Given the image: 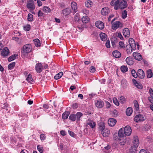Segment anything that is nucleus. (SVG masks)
<instances>
[{"instance_id": "nucleus-1", "label": "nucleus", "mask_w": 153, "mask_h": 153, "mask_svg": "<svg viewBox=\"0 0 153 153\" xmlns=\"http://www.w3.org/2000/svg\"><path fill=\"white\" fill-rule=\"evenodd\" d=\"M32 47L30 44H28L24 45L23 48V53H28L32 50Z\"/></svg>"}, {"instance_id": "nucleus-2", "label": "nucleus", "mask_w": 153, "mask_h": 153, "mask_svg": "<svg viewBox=\"0 0 153 153\" xmlns=\"http://www.w3.org/2000/svg\"><path fill=\"white\" fill-rule=\"evenodd\" d=\"M123 25L120 22L116 21L112 24V28L113 30H116L118 28H121Z\"/></svg>"}, {"instance_id": "nucleus-3", "label": "nucleus", "mask_w": 153, "mask_h": 153, "mask_svg": "<svg viewBox=\"0 0 153 153\" xmlns=\"http://www.w3.org/2000/svg\"><path fill=\"white\" fill-rule=\"evenodd\" d=\"M145 120L144 116L141 114L136 115L134 119V121L137 123L144 121Z\"/></svg>"}, {"instance_id": "nucleus-4", "label": "nucleus", "mask_w": 153, "mask_h": 153, "mask_svg": "<svg viewBox=\"0 0 153 153\" xmlns=\"http://www.w3.org/2000/svg\"><path fill=\"white\" fill-rule=\"evenodd\" d=\"M27 7L31 10H33L35 8L34 2L33 0H30L27 2Z\"/></svg>"}, {"instance_id": "nucleus-5", "label": "nucleus", "mask_w": 153, "mask_h": 153, "mask_svg": "<svg viewBox=\"0 0 153 153\" xmlns=\"http://www.w3.org/2000/svg\"><path fill=\"white\" fill-rule=\"evenodd\" d=\"M86 124L91 128L94 129L96 127V123L92 120L88 119L86 121Z\"/></svg>"}, {"instance_id": "nucleus-6", "label": "nucleus", "mask_w": 153, "mask_h": 153, "mask_svg": "<svg viewBox=\"0 0 153 153\" xmlns=\"http://www.w3.org/2000/svg\"><path fill=\"white\" fill-rule=\"evenodd\" d=\"M120 0H112L111 2V5L114 6V8L117 10L118 9L119 4Z\"/></svg>"}, {"instance_id": "nucleus-7", "label": "nucleus", "mask_w": 153, "mask_h": 153, "mask_svg": "<svg viewBox=\"0 0 153 153\" xmlns=\"http://www.w3.org/2000/svg\"><path fill=\"white\" fill-rule=\"evenodd\" d=\"M123 131L126 135L129 136L131 134L132 130L131 128L129 126H127L123 128Z\"/></svg>"}, {"instance_id": "nucleus-8", "label": "nucleus", "mask_w": 153, "mask_h": 153, "mask_svg": "<svg viewBox=\"0 0 153 153\" xmlns=\"http://www.w3.org/2000/svg\"><path fill=\"white\" fill-rule=\"evenodd\" d=\"M71 12V10L70 8H66L62 10V14L65 17H67Z\"/></svg>"}, {"instance_id": "nucleus-9", "label": "nucleus", "mask_w": 153, "mask_h": 153, "mask_svg": "<svg viewBox=\"0 0 153 153\" xmlns=\"http://www.w3.org/2000/svg\"><path fill=\"white\" fill-rule=\"evenodd\" d=\"M127 6L126 1L124 0H121L120 1L119 4L118 8L120 9H123L126 8Z\"/></svg>"}, {"instance_id": "nucleus-10", "label": "nucleus", "mask_w": 153, "mask_h": 153, "mask_svg": "<svg viewBox=\"0 0 153 153\" xmlns=\"http://www.w3.org/2000/svg\"><path fill=\"white\" fill-rule=\"evenodd\" d=\"M43 69V66L41 63H38L35 66V70L38 73L42 72Z\"/></svg>"}, {"instance_id": "nucleus-11", "label": "nucleus", "mask_w": 153, "mask_h": 153, "mask_svg": "<svg viewBox=\"0 0 153 153\" xmlns=\"http://www.w3.org/2000/svg\"><path fill=\"white\" fill-rule=\"evenodd\" d=\"M10 53L8 48L5 47L4 48L1 52V55L3 56H6L8 55Z\"/></svg>"}, {"instance_id": "nucleus-12", "label": "nucleus", "mask_w": 153, "mask_h": 153, "mask_svg": "<svg viewBox=\"0 0 153 153\" xmlns=\"http://www.w3.org/2000/svg\"><path fill=\"white\" fill-rule=\"evenodd\" d=\"M95 105L98 108H101L104 106V103L102 100H99L95 102Z\"/></svg>"}, {"instance_id": "nucleus-13", "label": "nucleus", "mask_w": 153, "mask_h": 153, "mask_svg": "<svg viewBox=\"0 0 153 153\" xmlns=\"http://www.w3.org/2000/svg\"><path fill=\"white\" fill-rule=\"evenodd\" d=\"M96 27L100 29H102L104 27V24L101 21H98L95 23Z\"/></svg>"}, {"instance_id": "nucleus-14", "label": "nucleus", "mask_w": 153, "mask_h": 153, "mask_svg": "<svg viewBox=\"0 0 153 153\" xmlns=\"http://www.w3.org/2000/svg\"><path fill=\"white\" fill-rule=\"evenodd\" d=\"M117 121L116 119L113 118H110L108 120V124L111 126H113L116 124Z\"/></svg>"}, {"instance_id": "nucleus-15", "label": "nucleus", "mask_w": 153, "mask_h": 153, "mask_svg": "<svg viewBox=\"0 0 153 153\" xmlns=\"http://www.w3.org/2000/svg\"><path fill=\"white\" fill-rule=\"evenodd\" d=\"M137 76L140 79H143L145 76L144 72L141 69H139L137 71Z\"/></svg>"}, {"instance_id": "nucleus-16", "label": "nucleus", "mask_w": 153, "mask_h": 153, "mask_svg": "<svg viewBox=\"0 0 153 153\" xmlns=\"http://www.w3.org/2000/svg\"><path fill=\"white\" fill-rule=\"evenodd\" d=\"M133 56L134 58L136 60L140 61L142 59V56L139 53L134 52L133 53Z\"/></svg>"}, {"instance_id": "nucleus-17", "label": "nucleus", "mask_w": 153, "mask_h": 153, "mask_svg": "<svg viewBox=\"0 0 153 153\" xmlns=\"http://www.w3.org/2000/svg\"><path fill=\"white\" fill-rule=\"evenodd\" d=\"M133 143V146L136 147H138L139 143L138 137L137 136H134Z\"/></svg>"}, {"instance_id": "nucleus-18", "label": "nucleus", "mask_w": 153, "mask_h": 153, "mask_svg": "<svg viewBox=\"0 0 153 153\" xmlns=\"http://www.w3.org/2000/svg\"><path fill=\"white\" fill-rule=\"evenodd\" d=\"M101 133L103 137H108L109 136L110 134V131L108 129H105L102 131Z\"/></svg>"}, {"instance_id": "nucleus-19", "label": "nucleus", "mask_w": 153, "mask_h": 153, "mask_svg": "<svg viewBox=\"0 0 153 153\" xmlns=\"http://www.w3.org/2000/svg\"><path fill=\"white\" fill-rule=\"evenodd\" d=\"M113 56L116 58H118L121 56L120 53L117 50L114 51L112 52Z\"/></svg>"}, {"instance_id": "nucleus-20", "label": "nucleus", "mask_w": 153, "mask_h": 153, "mask_svg": "<svg viewBox=\"0 0 153 153\" xmlns=\"http://www.w3.org/2000/svg\"><path fill=\"white\" fill-rule=\"evenodd\" d=\"M123 34L125 37H128L130 36V31L129 29L127 28H125L123 30Z\"/></svg>"}, {"instance_id": "nucleus-21", "label": "nucleus", "mask_w": 153, "mask_h": 153, "mask_svg": "<svg viewBox=\"0 0 153 153\" xmlns=\"http://www.w3.org/2000/svg\"><path fill=\"white\" fill-rule=\"evenodd\" d=\"M133 60V58L130 57H127L126 59L127 64L130 65H132L133 64L134 61Z\"/></svg>"}, {"instance_id": "nucleus-22", "label": "nucleus", "mask_w": 153, "mask_h": 153, "mask_svg": "<svg viewBox=\"0 0 153 153\" xmlns=\"http://www.w3.org/2000/svg\"><path fill=\"white\" fill-rule=\"evenodd\" d=\"M123 128H120L119 131L118 135L120 137H124L125 134H124V131H123Z\"/></svg>"}, {"instance_id": "nucleus-23", "label": "nucleus", "mask_w": 153, "mask_h": 153, "mask_svg": "<svg viewBox=\"0 0 153 153\" xmlns=\"http://www.w3.org/2000/svg\"><path fill=\"white\" fill-rule=\"evenodd\" d=\"M112 46L114 48L116 47V44L118 42L117 39V38L114 37L111 38V39Z\"/></svg>"}, {"instance_id": "nucleus-24", "label": "nucleus", "mask_w": 153, "mask_h": 153, "mask_svg": "<svg viewBox=\"0 0 153 153\" xmlns=\"http://www.w3.org/2000/svg\"><path fill=\"white\" fill-rule=\"evenodd\" d=\"M100 36L101 39L102 41H105L107 39V35L104 33H101L100 34Z\"/></svg>"}, {"instance_id": "nucleus-25", "label": "nucleus", "mask_w": 153, "mask_h": 153, "mask_svg": "<svg viewBox=\"0 0 153 153\" xmlns=\"http://www.w3.org/2000/svg\"><path fill=\"white\" fill-rule=\"evenodd\" d=\"M109 11L108 8L105 7L102 8L101 10V14L103 15H106L109 12Z\"/></svg>"}, {"instance_id": "nucleus-26", "label": "nucleus", "mask_w": 153, "mask_h": 153, "mask_svg": "<svg viewBox=\"0 0 153 153\" xmlns=\"http://www.w3.org/2000/svg\"><path fill=\"white\" fill-rule=\"evenodd\" d=\"M71 6L72 9L75 12L77 11V6L76 3L74 2H72L71 3Z\"/></svg>"}, {"instance_id": "nucleus-27", "label": "nucleus", "mask_w": 153, "mask_h": 153, "mask_svg": "<svg viewBox=\"0 0 153 153\" xmlns=\"http://www.w3.org/2000/svg\"><path fill=\"white\" fill-rule=\"evenodd\" d=\"M132 47L131 45H127L126 46V50L128 54H130L132 52Z\"/></svg>"}, {"instance_id": "nucleus-28", "label": "nucleus", "mask_w": 153, "mask_h": 153, "mask_svg": "<svg viewBox=\"0 0 153 153\" xmlns=\"http://www.w3.org/2000/svg\"><path fill=\"white\" fill-rule=\"evenodd\" d=\"M137 147H136L134 146H131L129 149L130 153H136Z\"/></svg>"}, {"instance_id": "nucleus-29", "label": "nucleus", "mask_w": 153, "mask_h": 153, "mask_svg": "<svg viewBox=\"0 0 153 153\" xmlns=\"http://www.w3.org/2000/svg\"><path fill=\"white\" fill-rule=\"evenodd\" d=\"M128 42L129 44V45H131V47H136L135 41L132 38H129L128 40Z\"/></svg>"}, {"instance_id": "nucleus-30", "label": "nucleus", "mask_w": 153, "mask_h": 153, "mask_svg": "<svg viewBox=\"0 0 153 153\" xmlns=\"http://www.w3.org/2000/svg\"><path fill=\"white\" fill-rule=\"evenodd\" d=\"M76 122H78L80 120V117L83 116V114L80 112H78L76 113Z\"/></svg>"}, {"instance_id": "nucleus-31", "label": "nucleus", "mask_w": 153, "mask_h": 153, "mask_svg": "<svg viewBox=\"0 0 153 153\" xmlns=\"http://www.w3.org/2000/svg\"><path fill=\"white\" fill-rule=\"evenodd\" d=\"M98 126L99 128L101 129V130L102 131L105 129V125L104 122H100L98 124Z\"/></svg>"}, {"instance_id": "nucleus-32", "label": "nucleus", "mask_w": 153, "mask_h": 153, "mask_svg": "<svg viewBox=\"0 0 153 153\" xmlns=\"http://www.w3.org/2000/svg\"><path fill=\"white\" fill-rule=\"evenodd\" d=\"M119 144L121 145H124L126 142V137L122 138L119 139Z\"/></svg>"}, {"instance_id": "nucleus-33", "label": "nucleus", "mask_w": 153, "mask_h": 153, "mask_svg": "<svg viewBox=\"0 0 153 153\" xmlns=\"http://www.w3.org/2000/svg\"><path fill=\"white\" fill-rule=\"evenodd\" d=\"M132 110L131 107H128L126 109V113L128 116H130L132 113Z\"/></svg>"}, {"instance_id": "nucleus-34", "label": "nucleus", "mask_w": 153, "mask_h": 153, "mask_svg": "<svg viewBox=\"0 0 153 153\" xmlns=\"http://www.w3.org/2000/svg\"><path fill=\"white\" fill-rule=\"evenodd\" d=\"M42 10L44 12L47 13H50L51 11L50 9L47 6L44 7L42 8Z\"/></svg>"}, {"instance_id": "nucleus-35", "label": "nucleus", "mask_w": 153, "mask_h": 153, "mask_svg": "<svg viewBox=\"0 0 153 153\" xmlns=\"http://www.w3.org/2000/svg\"><path fill=\"white\" fill-rule=\"evenodd\" d=\"M82 22L83 23H87L89 21V18L88 16H83L82 18Z\"/></svg>"}, {"instance_id": "nucleus-36", "label": "nucleus", "mask_w": 153, "mask_h": 153, "mask_svg": "<svg viewBox=\"0 0 153 153\" xmlns=\"http://www.w3.org/2000/svg\"><path fill=\"white\" fill-rule=\"evenodd\" d=\"M147 77L148 78H151L152 77L153 74L151 69H149L147 71Z\"/></svg>"}, {"instance_id": "nucleus-37", "label": "nucleus", "mask_w": 153, "mask_h": 153, "mask_svg": "<svg viewBox=\"0 0 153 153\" xmlns=\"http://www.w3.org/2000/svg\"><path fill=\"white\" fill-rule=\"evenodd\" d=\"M33 41H34V43L36 46L37 47L40 46L41 43L40 40L38 39H35L33 40Z\"/></svg>"}, {"instance_id": "nucleus-38", "label": "nucleus", "mask_w": 153, "mask_h": 153, "mask_svg": "<svg viewBox=\"0 0 153 153\" xmlns=\"http://www.w3.org/2000/svg\"><path fill=\"white\" fill-rule=\"evenodd\" d=\"M93 4L92 2L90 0H88L85 2V5L87 7H90Z\"/></svg>"}, {"instance_id": "nucleus-39", "label": "nucleus", "mask_w": 153, "mask_h": 153, "mask_svg": "<svg viewBox=\"0 0 153 153\" xmlns=\"http://www.w3.org/2000/svg\"><path fill=\"white\" fill-rule=\"evenodd\" d=\"M69 114V113L68 112H65L62 114V118L63 119H66L68 118Z\"/></svg>"}, {"instance_id": "nucleus-40", "label": "nucleus", "mask_w": 153, "mask_h": 153, "mask_svg": "<svg viewBox=\"0 0 153 153\" xmlns=\"http://www.w3.org/2000/svg\"><path fill=\"white\" fill-rule=\"evenodd\" d=\"M69 119L72 121H75L76 120V116L75 114H71L70 115Z\"/></svg>"}, {"instance_id": "nucleus-41", "label": "nucleus", "mask_w": 153, "mask_h": 153, "mask_svg": "<svg viewBox=\"0 0 153 153\" xmlns=\"http://www.w3.org/2000/svg\"><path fill=\"white\" fill-rule=\"evenodd\" d=\"M63 73L62 72H60L58 74L55 75L54 78L55 79H58L60 78L63 75Z\"/></svg>"}, {"instance_id": "nucleus-42", "label": "nucleus", "mask_w": 153, "mask_h": 153, "mask_svg": "<svg viewBox=\"0 0 153 153\" xmlns=\"http://www.w3.org/2000/svg\"><path fill=\"white\" fill-rule=\"evenodd\" d=\"M120 69L123 73H125L128 71V68L127 66L123 65L121 66Z\"/></svg>"}, {"instance_id": "nucleus-43", "label": "nucleus", "mask_w": 153, "mask_h": 153, "mask_svg": "<svg viewBox=\"0 0 153 153\" xmlns=\"http://www.w3.org/2000/svg\"><path fill=\"white\" fill-rule=\"evenodd\" d=\"M15 62H13L9 64L8 66V68L9 69H12L14 67L15 65Z\"/></svg>"}, {"instance_id": "nucleus-44", "label": "nucleus", "mask_w": 153, "mask_h": 153, "mask_svg": "<svg viewBox=\"0 0 153 153\" xmlns=\"http://www.w3.org/2000/svg\"><path fill=\"white\" fill-rule=\"evenodd\" d=\"M17 56V55L14 54L13 55L10 56L8 58V61L9 62H10L12 61V60L15 59L16 57Z\"/></svg>"}, {"instance_id": "nucleus-45", "label": "nucleus", "mask_w": 153, "mask_h": 153, "mask_svg": "<svg viewBox=\"0 0 153 153\" xmlns=\"http://www.w3.org/2000/svg\"><path fill=\"white\" fill-rule=\"evenodd\" d=\"M120 102L121 103H126V100L124 97L121 96L120 97Z\"/></svg>"}, {"instance_id": "nucleus-46", "label": "nucleus", "mask_w": 153, "mask_h": 153, "mask_svg": "<svg viewBox=\"0 0 153 153\" xmlns=\"http://www.w3.org/2000/svg\"><path fill=\"white\" fill-rule=\"evenodd\" d=\"M131 74L135 78H136L137 77V72L136 73L134 69H133L131 71Z\"/></svg>"}, {"instance_id": "nucleus-47", "label": "nucleus", "mask_w": 153, "mask_h": 153, "mask_svg": "<svg viewBox=\"0 0 153 153\" xmlns=\"http://www.w3.org/2000/svg\"><path fill=\"white\" fill-rule=\"evenodd\" d=\"M127 12L126 10H124L122 13V17L123 19H125L127 17Z\"/></svg>"}, {"instance_id": "nucleus-48", "label": "nucleus", "mask_w": 153, "mask_h": 153, "mask_svg": "<svg viewBox=\"0 0 153 153\" xmlns=\"http://www.w3.org/2000/svg\"><path fill=\"white\" fill-rule=\"evenodd\" d=\"M37 149L38 151L40 153H42L43 152V149L42 147L40 145H38Z\"/></svg>"}, {"instance_id": "nucleus-49", "label": "nucleus", "mask_w": 153, "mask_h": 153, "mask_svg": "<svg viewBox=\"0 0 153 153\" xmlns=\"http://www.w3.org/2000/svg\"><path fill=\"white\" fill-rule=\"evenodd\" d=\"M27 19L29 21H32L33 20V15L30 13H29L27 16Z\"/></svg>"}, {"instance_id": "nucleus-50", "label": "nucleus", "mask_w": 153, "mask_h": 153, "mask_svg": "<svg viewBox=\"0 0 153 153\" xmlns=\"http://www.w3.org/2000/svg\"><path fill=\"white\" fill-rule=\"evenodd\" d=\"M134 103L136 110H138L139 109V106L137 101L135 100L134 101Z\"/></svg>"}, {"instance_id": "nucleus-51", "label": "nucleus", "mask_w": 153, "mask_h": 153, "mask_svg": "<svg viewBox=\"0 0 153 153\" xmlns=\"http://www.w3.org/2000/svg\"><path fill=\"white\" fill-rule=\"evenodd\" d=\"M24 29L25 30L28 31L30 29V26L29 25H27L24 27Z\"/></svg>"}, {"instance_id": "nucleus-52", "label": "nucleus", "mask_w": 153, "mask_h": 153, "mask_svg": "<svg viewBox=\"0 0 153 153\" xmlns=\"http://www.w3.org/2000/svg\"><path fill=\"white\" fill-rule=\"evenodd\" d=\"M26 80L29 82H30L33 80L32 76L30 74H29L26 78Z\"/></svg>"}, {"instance_id": "nucleus-53", "label": "nucleus", "mask_w": 153, "mask_h": 153, "mask_svg": "<svg viewBox=\"0 0 153 153\" xmlns=\"http://www.w3.org/2000/svg\"><path fill=\"white\" fill-rule=\"evenodd\" d=\"M116 35L117 36V37L119 38L120 39H123V38L120 33H116Z\"/></svg>"}, {"instance_id": "nucleus-54", "label": "nucleus", "mask_w": 153, "mask_h": 153, "mask_svg": "<svg viewBox=\"0 0 153 153\" xmlns=\"http://www.w3.org/2000/svg\"><path fill=\"white\" fill-rule=\"evenodd\" d=\"M119 45L121 48H125L124 43L123 42L120 41L119 42Z\"/></svg>"}, {"instance_id": "nucleus-55", "label": "nucleus", "mask_w": 153, "mask_h": 153, "mask_svg": "<svg viewBox=\"0 0 153 153\" xmlns=\"http://www.w3.org/2000/svg\"><path fill=\"white\" fill-rule=\"evenodd\" d=\"M113 102L116 105L118 106L119 105V102L116 98H113Z\"/></svg>"}, {"instance_id": "nucleus-56", "label": "nucleus", "mask_w": 153, "mask_h": 153, "mask_svg": "<svg viewBox=\"0 0 153 153\" xmlns=\"http://www.w3.org/2000/svg\"><path fill=\"white\" fill-rule=\"evenodd\" d=\"M44 13L41 10H39L38 12V16L39 17H42L43 16Z\"/></svg>"}, {"instance_id": "nucleus-57", "label": "nucleus", "mask_w": 153, "mask_h": 153, "mask_svg": "<svg viewBox=\"0 0 153 153\" xmlns=\"http://www.w3.org/2000/svg\"><path fill=\"white\" fill-rule=\"evenodd\" d=\"M74 18L75 21H78L80 19L79 15H78L77 14H76L74 17Z\"/></svg>"}, {"instance_id": "nucleus-58", "label": "nucleus", "mask_w": 153, "mask_h": 153, "mask_svg": "<svg viewBox=\"0 0 153 153\" xmlns=\"http://www.w3.org/2000/svg\"><path fill=\"white\" fill-rule=\"evenodd\" d=\"M105 45L107 48H109L110 47V41L109 40L107 41L105 43Z\"/></svg>"}, {"instance_id": "nucleus-59", "label": "nucleus", "mask_w": 153, "mask_h": 153, "mask_svg": "<svg viewBox=\"0 0 153 153\" xmlns=\"http://www.w3.org/2000/svg\"><path fill=\"white\" fill-rule=\"evenodd\" d=\"M40 138L41 140H44L45 139V136L44 134H41L40 135Z\"/></svg>"}, {"instance_id": "nucleus-60", "label": "nucleus", "mask_w": 153, "mask_h": 153, "mask_svg": "<svg viewBox=\"0 0 153 153\" xmlns=\"http://www.w3.org/2000/svg\"><path fill=\"white\" fill-rule=\"evenodd\" d=\"M95 71V68L93 66H91L90 68V71L91 72L93 73Z\"/></svg>"}, {"instance_id": "nucleus-61", "label": "nucleus", "mask_w": 153, "mask_h": 153, "mask_svg": "<svg viewBox=\"0 0 153 153\" xmlns=\"http://www.w3.org/2000/svg\"><path fill=\"white\" fill-rule=\"evenodd\" d=\"M60 133L63 136H65L66 134V133L65 131L61 130L60 131Z\"/></svg>"}, {"instance_id": "nucleus-62", "label": "nucleus", "mask_w": 153, "mask_h": 153, "mask_svg": "<svg viewBox=\"0 0 153 153\" xmlns=\"http://www.w3.org/2000/svg\"><path fill=\"white\" fill-rule=\"evenodd\" d=\"M148 99L150 102L151 103L153 104V96L149 97Z\"/></svg>"}, {"instance_id": "nucleus-63", "label": "nucleus", "mask_w": 153, "mask_h": 153, "mask_svg": "<svg viewBox=\"0 0 153 153\" xmlns=\"http://www.w3.org/2000/svg\"><path fill=\"white\" fill-rule=\"evenodd\" d=\"M78 107V104L76 103H74L72 105V107L73 109H75Z\"/></svg>"}, {"instance_id": "nucleus-64", "label": "nucleus", "mask_w": 153, "mask_h": 153, "mask_svg": "<svg viewBox=\"0 0 153 153\" xmlns=\"http://www.w3.org/2000/svg\"><path fill=\"white\" fill-rule=\"evenodd\" d=\"M150 97L153 96V90L152 88H150L149 91Z\"/></svg>"}]
</instances>
